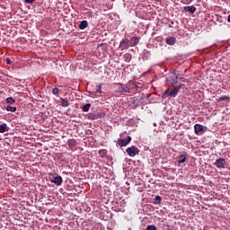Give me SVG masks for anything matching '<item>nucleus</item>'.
Listing matches in <instances>:
<instances>
[{
	"instance_id": "nucleus-21",
	"label": "nucleus",
	"mask_w": 230,
	"mask_h": 230,
	"mask_svg": "<svg viewBox=\"0 0 230 230\" xmlns=\"http://www.w3.org/2000/svg\"><path fill=\"white\" fill-rule=\"evenodd\" d=\"M6 103H9L10 105H13V103H15V100L13 97H9L6 99Z\"/></svg>"
},
{
	"instance_id": "nucleus-30",
	"label": "nucleus",
	"mask_w": 230,
	"mask_h": 230,
	"mask_svg": "<svg viewBox=\"0 0 230 230\" xmlns=\"http://www.w3.org/2000/svg\"><path fill=\"white\" fill-rule=\"evenodd\" d=\"M178 79H179V76L176 75L175 80L172 81V85H177Z\"/></svg>"
},
{
	"instance_id": "nucleus-17",
	"label": "nucleus",
	"mask_w": 230,
	"mask_h": 230,
	"mask_svg": "<svg viewBox=\"0 0 230 230\" xmlns=\"http://www.w3.org/2000/svg\"><path fill=\"white\" fill-rule=\"evenodd\" d=\"M61 105L62 107H69V101L66 99H61Z\"/></svg>"
},
{
	"instance_id": "nucleus-4",
	"label": "nucleus",
	"mask_w": 230,
	"mask_h": 230,
	"mask_svg": "<svg viewBox=\"0 0 230 230\" xmlns=\"http://www.w3.org/2000/svg\"><path fill=\"white\" fill-rule=\"evenodd\" d=\"M126 152H127L128 155H129V157H136V155H137V154H139V148H137V146H132L130 147H128L126 149Z\"/></svg>"
},
{
	"instance_id": "nucleus-29",
	"label": "nucleus",
	"mask_w": 230,
	"mask_h": 230,
	"mask_svg": "<svg viewBox=\"0 0 230 230\" xmlns=\"http://www.w3.org/2000/svg\"><path fill=\"white\" fill-rule=\"evenodd\" d=\"M99 154H100V155H101L102 157H103V155H105L107 154V151H105V150H101V151H99Z\"/></svg>"
},
{
	"instance_id": "nucleus-20",
	"label": "nucleus",
	"mask_w": 230,
	"mask_h": 230,
	"mask_svg": "<svg viewBox=\"0 0 230 230\" xmlns=\"http://www.w3.org/2000/svg\"><path fill=\"white\" fill-rule=\"evenodd\" d=\"M89 109H91V103H86L83 106L84 112H89Z\"/></svg>"
},
{
	"instance_id": "nucleus-26",
	"label": "nucleus",
	"mask_w": 230,
	"mask_h": 230,
	"mask_svg": "<svg viewBox=\"0 0 230 230\" xmlns=\"http://www.w3.org/2000/svg\"><path fill=\"white\" fill-rule=\"evenodd\" d=\"M146 230H157V227L155 226H147Z\"/></svg>"
},
{
	"instance_id": "nucleus-14",
	"label": "nucleus",
	"mask_w": 230,
	"mask_h": 230,
	"mask_svg": "<svg viewBox=\"0 0 230 230\" xmlns=\"http://www.w3.org/2000/svg\"><path fill=\"white\" fill-rule=\"evenodd\" d=\"M87 26H89V22H87V21H82L79 24L80 30H85Z\"/></svg>"
},
{
	"instance_id": "nucleus-12",
	"label": "nucleus",
	"mask_w": 230,
	"mask_h": 230,
	"mask_svg": "<svg viewBox=\"0 0 230 230\" xmlns=\"http://www.w3.org/2000/svg\"><path fill=\"white\" fill-rule=\"evenodd\" d=\"M178 159V164H182V163H186L188 158L185 156V155H180Z\"/></svg>"
},
{
	"instance_id": "nucleus-13",
	"label": "nucleus",
	"mask_w": 230,
	"mask_h": 230,
	"mask_svg": "<svg viewBox=\"0 0 230 230\" xmlns=\"http://www.w3.org/2000/svg\"><path fill=\"white\" fill-rule=\"evenodd\" d=\"M67 145H68L69 148H71V150H73V148H75V146H76V140L70 139V140H68Z\"/></svg>"
},
{
	"instance_id": "nucleus-27",
	"label": "nucleus",
	"mask_w": 230,
	"mask_h": 230,
	"mask_svg": "<svg viewBox=\"0 0 230 230\" xmlns=\"http://www.w3.org/2000/svg\"><path fill=\"white\" fill-rule=\"evenodd\" d=\"M24 3H26L27 4H33V3H35V0H24Z\"/></svg>"
},
{
	"instance_id": "nucleus-31",
	"label": "nucleus",
	"mask_w": 230,
	"mask_h": 230,
	"mask_svg": "<svg viewBox=\"0 0 230 230\" xmlns=\"http://www.w3.org/2000/svg\"><path fill=\"white\" fill-rule=\"evenodd\" d=\"M5 62H6V64H8V65L12 64V60H11L10 58H6V59H5Z\"/></svg>"
},
{
	"instance_id": "nucleus-16",
	"label": "nucleus",
	"mask_w": 230,
	"mask_h": 230,
	"mask_svg": "<svg viewBox=\"0 0 230 230\" xmlns=\"http://www.w3.org/2000/svg\"><path fill=\"white\" fill-rule=\"evenodd\" d=\"M229 101L230 97L227 95H223L221 97H219L218 99H217V102H226V101Z\"/></svg>"
},
{
	"instance_id": "nucleus-15",
	"label": "nucleus",
	"mask_w": 230,
	"mask_h": 230,
	"mask_svg": "<svg viewBox=\"0 0 230 230\" xmlns=\"http://www.w3.org/2000/svg\"><path fill=\"white\" fill-rule=\"evenodd\" d=\"M123 58H124V62H130V60H132V54L126 53L124 54Z\"/></svg>"
},
{
	"instance_id": "nucleus-8",
	"label": "nucleus",
	"mask_w": 230,
	"mask_h": 230,
	"mask_svg": "<svg viewBox=\"0 0 230 230\" xmlns=\"http://www.w3.org/2000/svg\"><path fill=\"white\" fill-rule=\"evenodd\" d=\"M137 44H139V38L137 37H132L129 40V47L130 48H134L136 46H137Z\"/></svg>"
},
{
	"instance_id": "nucleus-22",
	"label": "nucleus",
	"mask_w": 230,
	"mask_h": 230,
	"mask_svg": "<svg viewBox=\"0 0 230 230\" xmlns=\"http://www.w3.org/2000/svg\"><path fill=\"white\" fill-rule=\"evenodd\" d=\"M95 93L97 94H99V96L102 94V84L97 85V89H96Z\"/></svg>"
},
{
	"instance_id": "nucleus-7",
	"label": "nucleus",
	"mask_w": 230,
	"mask_h": 230,
	"mask_svg": "<svg viewBox=\"0 0 230 230\" xmlns=\"http://www.w3.org/2000/svg\"><path fill=\"white\" fill-rule=\"evenodd\" d=\"M194 132L197 136H202V134H204V126L200 124H196L194 126Z\"/></svg>"
},
{
	"instance_id": "nucleus-18",
	"label": "nucleus",
	"mask_w": 230,
	"mask_h": 230,
	"mask_svg": "<svg viewBox=\"0 0 230 230\" xmlns=\"http://www.w3.org/2000/svg\"><path fill=\"white\" fill-rule=\"evenodd\" d=\"M6 111H7L8 112H15V111H17V108H16V107H13V106L7 105Z\"/></svg>"
},
{
	"instance_id": "nucleus-24",
	"label": "nucleus",
	"mask_w": 230,
	"mask_h": 230,
	"mask_svg": "<svg viewBox=\"0 0 230 230\" xmlns=\"http://www.w3.org/2000/svg\"><path fill=\"white\" fill-rule=\"evenodd\" d=\"M155 204H161V197L160 196H155Z\"/></svg>"
},
{
	"instance_id": "nucleus-32",
	"label": "nucleus",
	"mask_w": 230,
	"mask_h": 230,
	"mask_svg": "<svg viewBox=\"0 0 230 230\" xmlns=\"http://www.w3.org/2000/svg\"><path fill=\"white\" fill-rule=\"evenodd\" d=\"M157 3H161V0H155Z\"/></svg>"
},
{
	"instance_id": "nucleus-5",
	"label": "nucleus",
	"mask_w": 230,
	"mask_h": 230,
	"mask_svg": "<svg viewBox=\"0 0 230 230\" xmlns=\"http://www.w3.org/2000/svg\"><path fill=\"white\" fill-rule=\"evenodd\" d=\"M129 47H130V44H129L128 39H123L119 43V49H121V51H125L128 49Z\"/></svg>"
},
{
	"instance_id": "nucleus-1",
	"label": "nucleus",
	"mask_w": 230,
	"mask_h": 230,
	"mask_svg": "<svg viewBox=\"0 0 230 230\" xmlns=\"http://www.w3.org/2000/svg\"><path fill=\"white\" fill-rule=\"evenodd\" d=\"M184 86L183 84H181L177 86H175L172 90L170 91V89H167L164 91V94L162 95V100H166V98H175L181 89Z\"/></svg>"
},
{
	"instance_id": "nucleus-3",
	"label": "nucleus",
	"mask_w": 230,
	"mask_h": 230,
	"mask_svg": "<svg viewBox=\"0 0 230 230\" xmlns=\"http://www.w3.org/2000/svg\"><path fill=\"white\" fill-rule=\"evenodd\" d=\"M116 85H120L116 91L115 93H120V94H125V93H130V88H128V86L124 85L120 83H117Z\"/></svg>"
},
{
	"instance_id": "nucleus-25",
	"label": "nucleus",
	"mask_w": 230,
	"mask_h": 230,
	"mask_svg": "<svg viewBox=\"0 0 230 230\" xmlns=\"http://www.w3.org/2000/svg\"><path fill=\"white\" fill-rule=\"evenodd\" d=\"M181 3L182 4H190V3H193V0H181Z\"/></svg>"
},
{
	"instance_id": "nucleus-28",
	"label": "nucleus",
	"mask_w": 230,
	"mask_h": 230,
	"mask_svg": "<svg viewBox=\"0 0 230 230\" xmlns=\"http://www.w3.org/2000/svg\"><path fill=\"white\" fill-rule=\"evenodd\" d=\"M52 94H58V88L55 87L52 89Z\"/></svg>"
},
{
	"instance_id": "nucleus-2",
	"label": "nucleus",
	"mask_w": 230,
	"mask_h": 230,
	"mask_svg": "<svg viewBox=\"0 0 230 230\" xmlns=\"http://www.w3.org/2000/svg\"><path fill=\"white\" fill-rule=\"evenodd\" d=\"M227 164V161L225 158H217L214 163V166L217 167L218 170H224Z\"/></svg>"
},
{
	"instance_id": "nucleus-19",
	"label": "nucleus",
	"mask_w": 230,
	"mask_h": 230,
	"mask_svg": "<svg viewBox=\"0 0 230 230\" xmlns=\"http://www.w3.org/2000/svg\"><path fill=\"white\" fill-rule=\"evenodd\" d=\"M6 132V124H0V134Z\"/></svg>"
},
{
	"instance_id": "nucleus-23",
	"label": "nucleus",
	"mask_w": 230,
	"mask_h": 230,
	"mask_svg": "<svg viewBox=\"0 0 230 230\" xmlns=\"http://www.w3.org/2000/svg\"><path fill=\"white\" fill-rule=\"evenodd\" d=\"M89 96L90 98H98L100 94H97V93L94 92V93H90Z\"/></svg>"
},
{
	"instance_id": "nucleus-9",
	"label": "nucleus",
	"mask_w": 230,
	"mask_h": 230,
	"mask_svg": "<svg viewBox=\"0 0 230 230\" xmlns=\"http://www.w3.org/2000/svg\"><path fill=\"white\" fill-rule=\"evenodd\" d=\"M184 12H189V13L193 14L195 12H197V7L188 5L183 7Z\"/></svg>"
},
{
	"instance_id": "nucleus-10",
	"label": "nucleus",
	"mask_w": 230,
	"mask_h": 230,
	"mask_svg": "<svg viewBox=\"0 0 230 230\" xmlns=\"http://www.w3.org/2000/svg\"><path fill=\"white\" fill-rule=\"evenodd\" d=\"M50 181L54 184H57V186H62L63 180L61 176H56L53 180Z\"/></svg>"
},
{
	"instance_id": "nucleus-11",
	"label": "nucleus",
	"mask_w": 230,
	"mask_h": 230,
	"mask_svg": "<svg viewBox=\"0 0 230 230\" xmlns=\"http://www.w3.org/2000/svg\"><path fill=\"white\" fill-rule=\"evenodd\" d=\"M165 42L168 44V46H173L176 42L175 37L166 38Z\"/></svg>"
},
{
	"instance_id": "nucleus-6",
	"label": "nucleus",
	"mask_w": 230,
	"mask_h": 230,
	"mask_svg": "<svg viewBox=\"0 0 230 230\" xmlns=\"http://www.w3.org/2000/svg\"><path fill=\"white\" fill-rule=\"evenodd\" d=\"M132 141V137L130 136H128L126 138H120L118 141V144L119 146H127L128 143Z\"/></svg>"
}]
</instances>
